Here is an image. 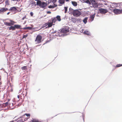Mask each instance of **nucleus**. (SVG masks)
Returning <instances> with one entry per match:
<instances>
[{"instance_id":"6","label":"nucleus","mask_w":122,"mask_h":122,"mask_svg":"<svg viewBox=\"0 0 122 122\" xmlns=\"http://www.w3.org/2000/svg\"><path fill=\"white\" fill-rule=\"evenodd\" d=\"M42 38L41 36L40 35H38L37 36L35 41L36 43H39L41 42V40Z\"/></svg>"},{"instance_id":"3","label":"nucleus","mask_w":122,"mask_h":122,"mask_svg":"<svg viewBox=\"0 0 122 122\" xmlns=\"http://www.w3.org/2000/svg\"><path fill=\"white\" fill-rule=\"evenodd\" d=\"M9 20L10 22L9 23L6 22H4L5 25L7 26H11L9 27V30H15V26H11L14 25L15 22L10 20Z\"/></svg>"},{"instance_id":"24","label":"nucleus","mask_w":122,"mask_h":122,"mask_svg":"<svg viewBox=\"0 0 122 122\" xmlns=\"http://www.w3.org/2000/svg\"><path fill=\"white\" fill-rule=\"evenodd\" d=\"M117 5H118L121 8V9H122V3H118L117 4Z\"/></svg>"},{"instance_id":"8","label":"nucleus","mask_w":122,"mask_h":122,"mask_svg":"<svg viewBox=\"0 0 122 122\" xmlns=\"http://www.w3.org/2000/svg\"><path fill=\"white\" fill-rule=\"evenodd\" d=\"M61 31L63 33H66L69 31V28L67 26L65 27Z\"/></svg>"},{"instance_id":"9","label":"nucleus","mask_w":122,"mask_h":122,"mask_svg":"<svg viewBox=\"0 0 122 122\" xmlns=\"http://www.w3.org/2000/svg\"><path fill=\"white\" fill-rule=\"evenodd\" d=\"M30 114L25 113L23 115L22 117H23L26 118V119L27 118V119L26 120V121L28 119L30 118Z\"/></svg>"},{"instance_id":"22","label":"nucleus","mask_w":122,"mask_h":122,"mask_svg":"<svg viewBox=\"0 0 122 122\" xmlns=\"http://www.w3.org/2000/svg\"><path fill=\"white\" fill-rule=\"evenodd\" d=\"M87 18H85L83 20V22L85 24H86L87 21Z\"/></svg>"},{"instance_id":"23","label":"nucleus","mask_w":122,"mask_h":122,"mask_svg":"<svg viewBox=\"0 0 122 122\" xmlns=\"http://www.w3.org/2000/svg\"><path fill=\"white\" fill-rule=\"evenodd\" d=\"M64 9H65L64 12L65 13H67V11L68 8H67V7L65 6L64 7Z\"/></svg>"},{"instance_id":"25","label":"nucleus","mask_w":122,"mask_h":122,"mask_svg":"<svg viewBox=\"0 0 122 122\" xmlns=\"http://www.w3.org/2000/svg\"><path fill=\"white\" fill-rule=\"evenodd\" d=\"M8 102H6L5 103H4L3 105L5 107L8 105Z\"/></svg>"},{"instance_id":"19","label":"nucleus","mask_w":122,"mask_h":122,"mask_svg":"<svg viewBox=\"0 0 122 122\" xmlns=\"http://www.w3.org/2000/svg\"><path fill=\"white\" fill-rule=\"evenodd\" d=\"M58 2L60 4H62L64 3L65 0H59Z\"/></svg>"},{"instance_id":"1","label":"nucleus","mask_w":122,"mask_h":122,"mask_svg":"<svg viewBox=\"0 0 122 122\" xmlns=\"http://www.w3.org/2000/svg\"><path fill=\"white\" fill-rule=\"evenodd\" d=\"M69 14L72 15L73 16L77 17L80 16L81 14L80 11L78 10H74L71 7L69 9Z\"/></svg>"},{"instance_id":"18","label":"nucleus","mask_w":122,"mask_h":122,"mask_svg":"<svg viewBox=\"0 0 122 122\" xmlns=\"http://www.w3.org/2000/svg\"><path fill=\"white\" fill-rule=\"evenodd\" d=\"M56 18V20H58V21H60L61 20V17L59 15H57L56 16V17H55Z\"/></svg>"},{"instance_id":"11","label":"nucleus","mask_w":122,"mask_h":122,"mask_svg":"<svg viewBox=\"0 0 122 122\" xmlns=\"http://www.w3.org/2000/svg\"><path fill=\"white\" fill-rule=\"evenodd\" d=\"M17 9L15 7H13L10 8L9 10L12 13H16V11Z\"/></svg>"},{"instance_id":"15","label":"nucleus","mask_w":122,"mask_h":122,"mask_svg":"<svg viewBox=\"0 0 122 122\" xmlns=\"http://www.w3.org/2000/svg\"><path fill=\"white\" fill-rule=\"evenodd\" d=\"M14 26L15 27V29L16 28L17 29H23V28H21V26L20 25H14Z\"/></svg>"},{"instance_id":"38","label":"nucleus","mask_w":122,"mask_h":122,"mask_svg":"<svg viewBox=\"0 0 122 122\" xmlns=\"http://www.w3.org/2000/svg\"><path fill=\"white\" fill-rule=\"evenodd\" d=\"M13 0V1H18L19 0Z\"/></svg>"},{"instance_id":"34","label":"nucleus","mask_w":122,"mask_h":122,"mask_svg":"<svg viewBox=\"0 0 122 122\" xmlns=\"http://www.w3.org/2000/svg\"><path fill=\"white\" fill-rule=\"evenodd\" d=\"M47 13L48 14H50L51 13V12L50 11H48L47 12Z\"/></svg>"},{"instance_id":"10","label":"nucleus","mask_w":122,"mask_h":122,"mask_svg":"<svg viewBox=\"0 0 122 122\" xmlns=\"http://www.w3.org/2000/svg\"><path fill=\"white\" fill-rule=\"evenodd\" d=\"M99 11L100 13L102 14H105L107 12V10L102 8L99 9Z\"/></svg>"},{"instance_id":"33","label":"nucleus","mask_w":122,"mask_h":122,"mask_svg":"<svg viewBox=\"0 0 122 122\" xmlns=\"http://www.w3.org/2000/svg\"><path fill=\"white\" fill-rule=\"evenodd\" d=\"M30 14L31 16H33V13L32 12H30Z\"/></svg>"},{"instance_id":"39","label":"nucleus","mask_w":122,"mask_h":122,"mask_svg":"<svg viewBox=\"0 0 122 122\" xmlns=\"http://www.w3.org/2000/svg\"><path fill=\"white\" fill-rule=\"evenodd\" d=\"M66 1H68L69 0H65Z\"/></svg>"},{"instance_id":"5","label":"nucleus","mask_w":122,"mask_h":122,"mask_svg":"<svg viewBox=\"0 0 122 122\" xmlns=\"http://www.w3.org/2000/svg\"><path fill=\"white\" fill-rule=\"evenodd\" d=\"M37 5V3L34 1L32 0L30 2L29 4V6H30L31 8H35L36 5Z\"/></svg>"},{"instance_id":"7","label":"nucleus","mask_w":122,"mask_h":122,"mask_svg":"<svg viewBox=\"0 0 122 122\" xmlns=\"http://www.w3.org/2000/svg\"><path fill=\"white\" fill-rule=\"evenodd\" d=\"M113 12L116 14H118L122 13V10L115 9L113 10Z\"/></svg>"},{"instance_id":"26","label":"nucleus","mask_w":122,"mask_h":122,"mask_svg":"<svg viewBox=\"0 0 122 122\" xmlns=\"http://www.w3.org/2000/svg\"><path fill=\"white\" fill-rule=\"evenodd\" d=\"M21 69L22 70H25L27 69V66H24L23 67H22Z\"/></svg>"},{"instance_id":"17","label":"nucleus","mask_w":122,"mask_h":122,"mask_svg":"<svg viewBox=\"0 0 122 122\" xmlns=\"http://www.w3.org/2000/svg\"><path fill=\"white\" fill-rule=\"evenodd\" d=\"M71 2L72 4L74 6L76 7L77 5V3L76 2L74 1H72Z\"/></svg>"},{"instance_id":"12","label":"nucleus","mask_w":122,"mask_h":122,"mask_svg":"<svg viewBox=\"0 0 122 122\" xmlns=\"http://www.w3.org/2000/svg\"><path fill=\"white\" fill-rule=\"evenodd\" d=\"M8 9L5 8H2L0 9V14L3 13L8 10Z\"/></svg>"},{"instance_id":"2","label":"nucleus","mask_w":122,"mask_h":122,"mask_svg":"<svg viewBox=\"0 0 122 122\" xmlns=\"http://www.w3.org/2000/svg\"><path fill=\"white\" fill-rule=\"evenodd\" d=\"M56 21V20L55 18H52L51 20H49L48 21L47 23H46L44 25L45 26H46L47 25L46 28H50L51 27L52 25H54L55 24L53 23H55Z\"/></svg>"},{"instance_id":"14","label":"nucleus","mask_w":122,"mask_h":122,"mask_svg":"<svg viewBox=\"0 0 122 122\" xmlns=\"http://www.w3.org/2000/svg\"><path fill=\"white\" fill-rule=\"evenodd\" d=\"M95 14H94L92 15H91L90 17V19L91 21H93L94 19V18L95 17Z\"/></svg>"},{"instance_id":"29","label":"nucleus","mask_w":122,"mask_h":122,"mask_svg":"<svg viewBox=\"0 0 122 122\" xmlns=\"http://www.w3.org/2000/svg\"><path fill=\"white\" fill-rule=\"evenodd\" d=\"M122 66V64H119L117 65L116 67H118Z\"/></svg>"},{"instance_id":"28","label":"nucleus","mask_w":122,"mask_h":122,"mask_svg":"<svg viewBox=\"0 0 122 122\" xmlns=\"http://www.w3.org/2000/svg\"><path fill=\"white\" fill-rule=\"evenodd\" d=\"M86 2L89 5L91 4V3L89 0H87L86 1Z\"/></svg>"},{"instance_id":"20","label":"nucleus","mask_w":122,"mask_h":122,"mask_svg":"<svg viewBox=\"0 0 122 122\" xmlns=\"http://www.w3.org/2000/svg\"><path fill=\"white\" fill-rule=\"evenodd\" d=\"M57 6V5H56L55 4H54V5H50V6H48V8H54L55 7H56Z\"/></svg>"},{"instance_id":"37","label":"nucleus","mask_w":122,"mask_h":122,"mask_svg":"<svg viewBox=\"0 0 122 122\" xmlns=\"http://www.w3.org/2000/svg\"><path fill=\"white\" fill-rule=\"evenodd\" d=\"M10 13V12H8L7 13V15H8Z\"/></svg>"},{"instance_id":"35","label":"nucleus","mask_w":122,"mask_h":122,"mask_svg":"<svg viewBox=\"0 0 122 122\" xmlns=\"http://www.w3.org/2000/svg\"><path fill=\"white\" fill-rule=\"evenodd\" d=\"M26 18V16L24 17H23L22 19V20H24V19H25Z\"/></svg>"},{"instance_id":"21","label":"nucleus","mask_w":122,"mask_h":122,"mask_svg":"<svg viewBox=\"0 0 122 122\" xmlns=\"http://www.w3.org/2000/svg\"><path fill=\"white\" fill-rule=\"evenodd\" d=\"M84 33L85 34L88 35H90V34L89 32L88 31L86 30H85V31L84 32Z\"/></svg>"},{"instance_id":"40","label":"nucleus","mask_w":122,"mask_h":122,"mask_svg":"<svg viewBox=\"0 0 122 122\" xmlns=\"http://www.w3.org/2000/svg\"><path fill=\"white\" fill-rule=\"evenodd\" d=\"M2 0H0V1H1Z\"/></svg>"},{"instance_id":"16","label":"nucleus","mask_w":122,"mask_h":122,"mask_svg":"<svg viewBox=\"0 0 122 122\" xmlns=\"http://www.w3.org/2000/svg\"><path fill=\"white\" fill-rule=\"evenodd\" d=\"M31 122H41V121L38 119L34 118L32 119L31 120Z\"/></svg>"},{"instance_id":"36","label":"nucleus","mask_w":122,"mask_h":122,"mask_svg":"<svg viewBox=\"0 0 122 122\" xmlns=\"http://www.w3.org/2000/svg\"><path fill=\"white\" fill-rule=\"evenodd\" d=\"M17 97L19 99V98H20V96H19V95H18L17 96Z\"/></svg>"},{"instance_id":"27","label":"nucleus","mask_w":122,"mask_h":122,"mask_svg":"<svg viewBox=\"0 0 122 122\" xmlns=\"http://www.w3.org/2000/svg\"><path fill=\"white\" fill-rule=\"evenodd\" d=\"M31 28L30 27H25L24 28H23V29H30Z\"/></svg>"},{"instance_id":"31","label":"nucleus","mask_w":122,"mask_h":122,"mask_svg":"<svg viewBox=\"0 0 122 122\" xmlns=\"http://www.w3.org/2000/svg\"><path fill=\"white\" fill-rule=\"evenodd\" d=\"M51 0L52 3H54L56 2L57 0Z\"/></svg>"},{"instance_id":"13","label":"nucleus","mask_w":122,"mask_h":122,"mask_svg":"<svg viewBox=\"0 0 122 122\" xmlns=\"http://www.w3.org/2000/svg\"><path fill=\"white\" fill-rule=\"evenodd\" d=\"M27 119L26 118L23 117H20L18 119V120L17 122H23L26 121V119Z\"/></svg>"},{"instance_id":"30","label":"nucleus","mask_w":122,"mask_h":122,"mask_svg":"<svg viewBox=\"0 0 122 122\" xmlns=\"http://www.w3.org/2000/svg\"><path fill=\"white\" fill-rule=\"evenodd\" d=\"M9 0H6L5 1V3L6 5L9 4Z\"/></svg>"},{"instance_id":"32","label":"nucleus","mask_w":122,"mask_h":122,"mask_svg":"<svg viewBox=\"0 0 122 122\" xmlns=\"http://www.w3.org/2000/svg\"><path fill=\"white\" fill-rule=\"evenodd\" d=\"M28 35H24L23 36V38H25L26 37H27V36Z\"/></svg>"},{"instance_id":"4","label":"nucleus","mask_w":122,"mask_h":122,"mask_svg":"<svg viewBox=\"0 0 122 122\" xmlns=\"http://www.w3.org/2000/svg\"><path fill=\"white\" fill-rule=\"evenodd\" d=\"M37 4L41 8H45L47 5V3H46L43 1L41 2V0L37 1Z\"/></svg>"}]
</instances>
